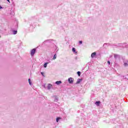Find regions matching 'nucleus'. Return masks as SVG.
I'll return each instance as SVG.
<instances>
[{
  "mask_svg": "<svg viewBox=\"0 0 128 128\" xmlns=\"http://www.w3.org/2000/svg\"><path fill=\"white\" fill-rule=\"evenodd\" d=\"M82 80V79H78L76 82V84H80Z\"/></svg>",
  "mask_w": 128,
  "mask_h": 128,
  "instance_id": "5",
  "label": "nucleus"
},
{
  "mask_svg": "<svg viewBox=\"0 0 128 128\" xmlns=\"http://www.w3.org/2000/svg\"><path fill=\"white\" fill-rule=\"evenodd\" d=\"M124 66H128V63H124Z\"/></svg>",
  "mask_w": 128,
  "mask_h": 128,
  "instance_id": "15",
  "label": "nucleus"
},
{
  "mask_svg": "<svg viewBox=\"0 0 128 128\" xmlns=\"http://www.w3.org/2000/svg\"><path fill=\"white\" fill-rule=\"evenodd\" d=\"M41 74H42V76H44V72H41Z\"/></svg>",
  "mask_w": 128,
  "mask_h": 128,
  "instance_id": "18",
  "label": "nucleus"
},
{
  "mask_svg": "<svg viewBox=\"0 0 128 128\" xmlns=\"http://www.w3.org/2000/svg\"><path fill=\"white\" fill-rule=\"evenodd\" d=\"M72 52H76V48H72Z\"/></svg>",
  "mask_w": 128,
  "mask_h": 128,
  "instance_id": "14",
  "label": "nucleus"
},
{
  "mask_svg": "<svg viewBox=\"0 0 128 128\" xmlns=\"http://www.w3.org/2000/svg\"><path fill=\"white\" fill-rule=\"evenodd\" d=\"M48 62H46L44 64V68H46V66H48Z\"/></svg>",
  "mask_w": 128,
  "mask_h": 128,
  "instance_id": "11",
  "label": "nucleus"
},
{
  "mask_svg": "<svg viewBox=\"0 0 128 128\" xmlns=\"http://www.w3.org/2000/svg\"><path fill=\"white\" fill-rule=\"evenodd\" d=\"M53 98H54V102H58V96H54Z\"/></svg>",
  "mask_w": 128,
  "mask_h": 128,
  "instance_id": "6",
  "label": "nucleus"
},
{
  "mask_svg": "<svg viewBox=\"0 0 128 128\" xmlns=\"http://www.w3.org/2000/svg\"><path fill=\"white\" fill-rule=\"evenodd\" d=\"M78 74L80 76V72H78Z\"/></svg>",
  "mask_w": 128,
  "mask_h": 128,
  "instance_id": "16",
  "label": "nucleus"
},
{
  "mask_svg": "<svg viewBox=\"0 0 128 128\" xmlns=\"http://www.w3.org/2000/svg\"><path fill=\"white\" fill-rule=\"evenodd\" d=\"M62 120V118L60 117L57 118L56 119V122H58V120Z\"/></svg>",
  "mask_w": 128,
  "mask_h": 128,
  "instance_id": "8",
  "label": "nucleus"
},
{
  "mask_svg": "<svg viewBox=\"0 0 128 128\" xmlns=\"http://www.w3.org/2000/svg\"><path fill=\"white\" fill-rule=\"evenodd\" d=\"M52 86V84H48V86H47L48 90L51 89Z\"/></svg>",
  "mask_w": 128,
  "mask_h": 128,
  "instance_id": "3",
  "label": "nucleus"
},
{
  "mask_svg": "<svg viewBox=\"0 0 128 128\" xmlns=\"http://www.w3.org/2000/svg\"><path fill=\"white\" fill-rule=\"evenodd\" d=\"M56 54H54L53 57V60H56Z\"/></svg>",
  "mask_w": 128,
  "mask_h": 128,
  "instance_id": "13",
  "label": "nucleus"
},
{
  "mask_svg": "<svg viewBox=\"0 0 128 128\" xmlns=\"http://www.w3.org/2000/svg\"><path fill=\"white\" fill-rule=\"evenodd\" d=\"M28 83H29V84L30 85V86H32V81L30 80V78H29L28 80Z\"/></svg>",
  "mask_w": 128,
  "mask_h": 128,
  "instance_id": "9",
  "label": "nucleus"
},
{
  "mask_svg": "<svg viewBox=\"0 0 128 128\" xmlns=\"http://www.w3.org/2000/svg\"><path fill=\"white\" fill-rule=\"evenodd\" d=\"M100 101H96L95 102V104H96V106H100Z\"/></svg>",
  "mask_w": 128,
  "mask_h": 128,
  "instance_id": "7",
  "label": "nucleus"
},
{
  "mask_svg": "<svg viewBox=\"0 0 128 128\" xmlns=\"http://www.w3.org/2000/svg\"><path fill=\"white\" fill-rule=\"evenodd\" d=\"M18 34V31L15 30L13 32V34Z\"/></svg>",
  "mask_w": 128,
  "mask_h": 128,
  "instance_id": "12",
  "label": "nucleus"
},
{
  "mask_svg": "<svg viewBox=\"0 0 128 128\" xmlns=\"http://www.w3.org/2000/svg\"><path fill=\"white\" fill-rule=\"evenodd\" d=\"M34 54H36V48L32 49L30 52L32 56H34Z\"/></svg>",
  "mask_w": 128,
  "mask_h": 128,
  "instance_id": "1",
  "label": "nucleus"
},
{
  "mask_svg": "<svg viewBox=\"0 0 128 128\" xmlns=\"http://www.w3.org/2000/svg\"><path fill=\"white\" fill-rule=\"evenodd\" d=\"M79 43L80 44H82V41H80Z\"/></svg>",
  "mask_w": 128,
  "mask_h": 128,
  "instance_id": "17",
  "label": "nucleus"
},
{
  "mask_svg": "<svg viewBox=\"0 0 128 128\" xmlns=\"http://www.w3.org/2000/svg\"><path fill=\"white\" fill-rule=\"evenodd\" d=\"M96 52H94L92 54H91V57L92 58H94V56H96Z\"/></svg>",
  "mask_w": 128,
  "mask_h": 128,
  "instance_id": "4",
  "label": "nucleus"
},
{
  "mask_svg": "<svg viewBox=\"0 0 128 128\" xmlns=\"http://www.w3.org/2000/svg\"><path fill=\"white\" fill-rule=\"evenodd\" d=\"M0 38H2V36L0 35Z\"/></svg>",
  "mask_w": 128,
  "mask_h": 128,
  "instance_id": "22",
  "label": "nucleus"
},
{
  "mask_svg": "<svg viewBox=\"0 0 128 128\" xmlns=\"http://www.w3.org/2000/svg\"><path fill=\"white\" fill-rule=\"evenodd\" d=\"M56 84H62V82L60 81H56Z\"/></svg>",
  "mask_w": 128,
  "mask_h": 128,
  "instance_id": "10",
  "label": "nucleus"
},
{
  "mask_svg": "<svg viewBox=\"0 0 128 128\" xmlns=\"http://www.w3.org/2000/svg\"><path fill=\"white\" fill-rule=\"evenodd\" d=\"M7 2H10V0H7Z\"/></svg>",
  "mask_w": 128,
  "mask_h": 128,
  "instance_id": "21",
  "label": "nucleus"
},
{
  "mask_svg": "<svg viewBox=\"0 0 128 128\" xmlns=\"http://www.w3.org/2000/svg\"><path fill=\"white\" fill-rule=\"evenodd\" d=\"M1 8H2V6H0V10Z\"/></svg>",
  "mask_w": 128,
  "mask_h": 128,
  "instance_id": "20",
  "label": "nucleus"
},
{
  "mask_svg": "<svg viewBox=\"0 0 128 128\" xmlns=\"http://www.w3.org/2000/svg\"><path fill=\"white\" fill-rule=\"evenodd\" d=\"M108 62L109 64H110V61H108Z\"/></svg>",
  "mask_w": 128,
  "mask_h": 128,
  "instance_id": "19",
  "label": "nucleus"
},
{
  "mask_svg": "<svg viewBox=\"0 0 128 128\" xmlns=\"http://www.w3.org/2000/svg\"><path fill=\"white\" fill-rule=\"evenodd\" d=\"M68 82L69 84H72V82H74V78H68Z\"/></svg>",
  "mask_w": 128,
  "mask_h": 128,
  "instance_id": "2",
  "label": "nucleus"
}]
</instances>
